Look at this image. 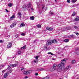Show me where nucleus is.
<instances>
[{
    "mask_svg": "<svg viewBox=\"0 0 79 79\" xmlns=\"http://www.w3.org/2000/svg\"><path fill=\"white\" fill-rule=\"evenodd\" d=\"M66 61L65 60V59H64L61 61L60 63L58 65L57 67L60 69V71L61 70L62 68L64 66V64L66 63Z\"/></svg>",
    "mask_w": 79,
    "mask_h": 79,
    "instance_id": "1",
    "label": "nucleus"
},
{
    "mask_svg": "<svg viewBox=\"0 0 79 79\" xmlns=\"http://www.w3.org/2000/svg\"><path fill=\"white\" fill-rule=\"evenodd\" d=\"M32 73V71L29 70L28 71H25L24 72L23 74L25 75H27V74H31V73Z\"/></svg>",
    "mask_w": 79,
    "mask_h": 79,
    "instance_id": "2",
    "label": "nucleus"
},
{
    "mask_svg": "<svg viewBox=\"0 0 79 79\" xmlns=\"http://www.w3.org/2000/svg\"><path fill=\"white\" fill-rule=\"evenodd\" d=\"M51 44H52L51 40H48L46 43V45H50Z\"/></svg>",
    "mask_w": 79,
    "mask_h": 79,
    "instance_id": "3",
    "label": "nucleus"
},
{
    "mask_svg": "<svg viewBox=\"0 0 79 79\" xmlns=\"http://www.w3.org/2000/svg\"><path fill=\"white\" fill-rule=\"evenodd\" d=\"M15 63H17V64H10V66H11V67H16L18 65V62H15Z\"/></svg>",
    "mask_w": 79,
    "mask_h": 79,
    "instance_id": "4",
    "label": "nucleus"
},
{
    "mask_svg": "<svg viewBox=\"0 0 79 79\" xmlns=\"http://www.w3.org/2000/svg\"><path fill=\"white\" fill-rule=\"evenodd\" d=\"M12 45H13L12 44V43H9L7 45V48H11V47H12Z\"/></svg>",
    "mask_w": 79,
    "mask_h": 79,
    "instance_id": "5",
    "label": "nucleus"
},
{
    "mask_svg": "<svg viewBox=\"0 0 79 79\" xmlns=\"http://www.w3.org/2000/svg\"><path fill=\"white\" fill-rule=\"evenodd\" d=\"M31 3H30L28 5H25V8H31Z\"/></svg>",
    "mask_w": 79,
    "mask_h": 79,
    "instance_id": "6",
    "label": "nucleus"
},
{
    "mask_svg": "<svg viewBox=\"0 0 79 79\" xmlns=\"http://www.w3.org/2000/svg\"><path fill=\"white\" fill-rule=\"evenodd\" d=\"M18 18H19V19H21V16H22V14H21V13L20 12L18 13Z\"/></svg>",
    "mask_w": 79,
    "mask_h": 79,
    "instance_id": "7",
    "label": "nucleus"
},
{
    "mask_svg": "<svg viewBox=\"0 0 79 79\" xmlns=\"http://www.w3.org/2000/svg\"><path fill=\"white\" fill-rule=\"evenodd\" d=\"M16 22H15V23H12L10 27H14V26H15L16 25Z\"/></svg>",
    "mask_w": 79,
    "mask_h": 79,
    "instance_id": "8",
    "label": "nucleus"
},
{
    "mask_svg": "<svg viewBox=\"0 0 79 79\" xmlns=\"http://www.w3.org/2000/svg\"><path fill=\"white\" fill-rule=\"evenodd\" d=\"M56 65L55 66V64H54L53 65V68L51 69V71H53L55 70V67H56Z\"/></svg>",
    "mask_w": 79,
    "mask_h": 79,
    "instance_id": "9",
    "label": "nucleus"
},
{
    "mask_svg": "<svg viewBox=\"0 0 79 79\" xmlns=\"http://www.w3.org/2000/svg\"><path fill=\"white\" fill-rule=\"evenodd\" d=\"M50 30H53V28L50 27H46V30H50Z\"/></svg>",
    "mask_w": 79,
    "mask_h": 79,
    "instance_id": "10",
    "label": "nucleus"
},
{
    "mask_svg": "<svg viewBox=\"0 0 79 79\" xmlns=\"http://www.w3.org/2000/svg\"><path fill=\"white\" fill-rule=\"evenodd\" d=\"M8 76V73H6L4 75V76H3L4 78H6Z\"/></svg>",
    "mask_w": 79,
    "mask_h": 79,
    "instance_id": "11",
    "label": "nucleus"
},
{
    "mask_svg": "<svg viewBox=\"0 0 79 79\" xmlns=\"http://www.w3.org/2000/svg\"><path fill=\"white\" fill-rule=\"evenodd\" d=\"M52 43L53 44H56V43H57V40H52Z\"/></svg>",
    "mask_w": 79,
    "mask_h": 79,
    "instance_id": "12",
    "label": "nucleus"
},
{
    "mask_svg": "<svg viewBox=\"0 0 79 79\" xmlns=\"http://www.w3.org/2000/svg\"><path fill=\"white\" fill-rule=\"evenodd\" d=\"M69 38H74L75 36L73 35H69L67 36Z\"/></svg>",
    "mask_w": 79,
    "mask_h": 79,
    "instance_id": "13",
    "label": "nucleus"
},
{
    "mask_svg": "<svg viewBox=\"0 0 79 79\" xmlns=\"http://www.w3.org/2000/svg\"><path fill=\"white\" fill-rule=\"evenodd\" d=\"M15 18V14L13 15L10 18V19L11 20Z\"/></svg>",
    "mask_w": 79,
    "mask_h": 79,
    "instance_id": "14",
    "label": "nucleus"
},
{
    "mask_svg": "<svg viewBox=\"0 0 79 79\" xmlns=\"http://www.w3.org/2000/svg\"><path fill=\"white\" fill-rule=\"evenodd\" d=\"M12 71V69H9L8 70V73H11Z\"/></svg>",
    "mask_w": 79,
    "mask_h": 79,
    "instance_id": "15",
    "label": "nucleus"
},
{
    "mask_svg": "<svg viewBox=\"0 0 79 79\" xmlns=\"http://www.w3.org/2000/svg\"><path fill=\"white\" fill-rule=\"evenodd\" d=\"M69 41V40L68 39H66L64 40V42H66V43L68 42Z\"/></svg>",
    "mask_w": 79,
    "mask_h": 79,
    "instance_id": "16",
    "label": "nucleus"
},
{
    "mask_svg": "<svg viewBox=\"0 0 79 79\" xmlns=\"http://www.w3.org/2000/svg\"><path fill=\"white\" fill-rule=\"evenodd\" d=\"M71 68V66H68L65 69L66 70H68V69H70V68Z\"/></svg>",
    "mask_w": 79,
    "mask_h": 79,
    "instance_id": "17",
    "label": "nucleus"
},
{
    "mask_svg": "<svg viewBox=\"0 0 79 79\" xmlns=\"http://www.w3.org/2000/svg\"><path fill=\"white\" fill-rule=\"evenodd\" d=\"M25 26V24L24 23H21L20 24V27H24Z\"/></svg>",
    "mask_w": 79,
    "mask_h": 79,
    "instance_id": "18",
    "label": "nucleus"
},
{
    "mask_svg": "<svg viewBox=\"0 0 79 79\" xmlns=\"http://www.w3.org/2000/svg\"><path fill=\"white\" fill-rule=\"evenodd\" d=\"M30 19L31 20H34V16H32L30 18Z\"/></svg>",
    "mask_w": 79,
    "mask_h": 79,
    "instance_id": "19",
    "label": "nucleus"
},
{
    "mask_svg": "<svg viewBox=\"0 0 79 79\" xmlns=\"http://www.w3.org/2000/svg\"><path fill=\"white\" fill-rule=\"evenodd\" d=\"M75 63H76V60H73L72 62V64H75Z\"/></svg>",
    "mask_w": 79,
    "mask_h": 79,
    "instance_id": "20",
    "label": "nucleus"
},
{
    "mask_svg": "<svg viewBox=\"0 0 79 79\" xmlns=\"http://www.w3.org/2000/svg\"><path fill=\"white\" fill-rule=\"evenodd\" d=\"M8 6L9 7H11L12 6V4L11 3H9Z\"/></svg>",
    "mask_w": 79,
    "mask_h": 79,
    "instance_id": "21",
    "label": "nucleus"
},
{
    "mask_svg": "<svg viewBox=\"0 0 79 79\" xmlns=\"http://www.w3.org/2000/svg\"><path fill=\"white\" fill-rule=\"evenodd\" d=\"M37 26L38 27V28H40L41 27V25L40 24L37 25Z\"/></svg>",
    "mask_w": 79,
    "mask_h": 79,
    "instance_id": "22",
    "label": "nucleus"
},
{
    "mask_svg": "<svg viewBox=\"0 0 79 79\" xmlns=\"http://www.w3.org/2000/svg\"><path fill=\"white\" fill-rule=\"evenodd\" d=\"M39 71H45V69H43V68H41L40 69H39Z\"/></svg>",
    "mask_w": 79,
    "mask_h": 79,
    "instance_id": "23",
    "label": "nucleus"
},
{
    "mask_svg": "<svg viewBox=\"0 0 79 79\" xmlns=\"http://www.w3.org/2000/svg\"><path fill=\"white\" fill-rule=\"evenodd\" d=\"M79 21V18H76L75 19V21Z\"/></svg>",
    "mask_w": 79,
    "mask_h": 79,
    "instance_id": "24",
    "label": "nucleus"
},
{
    "mask_svg": "<svg viewBox=\"0 0 79 79\" xmlns=\"http://www.w3.org/2000/svg\"><path fill=\"white\" fill-rule=\"evenodd\" d=\"M26 47V46L24 45L23 47L21 48V49H24V48H25Z\"/></svg>",
    "mask_w": 79,
    "mask_h": 79,
    "instance_id": "25",
    "label": "nucleus"
},
{
    "mask_svg": "<svg viewBox=\"0 0 79 79\" xmlns=\"http://www.w3.org/2000/svg\"><path fill=\"white\" fill-rule=\"evenodd\" d=\"M11 67V65H10V64L9 65H8V68L7 69V70H8V69H10Z\"/></svg>",
    "mask_w": 79,
    "mask_h": 79,
    "instance_id": "26",
    "label": "nucleus"
},
{
    "mask_svg": "<svg viewBox=\"0 0 79 79\" xmlns=\"http://www.w3.org/2000/svg\"><path fill=\"white\" fill-rule=\"evenodd\" d=\"M21 35H22V36H25L26 35V34L24 33H21Z\"/></svg>",
    "mask_w": 79,
    "mask_h": 79,
    "instance_id": "27",
    "label": "nucleus"
},
{
    "mask_svg": "<svg viewBox=\"0 0 79 79\" xmlns=\"http://www.w3.org/2000/svg\"><path fill=\"white\" fill-rule=\"evenodd\" d=\"M48 54H50L51 55H55V54H52L51 52H48Z\"/></svg>",
    "mask_w": 79,
    "mask_h": 79,
    "instance_id": "28",
    "label": "nucleus"
},
{
    "mask_svg": "<svg viewBox=\"0 0 79 79\" xmlns=\"http://www.w3.org/2000/svg\"><path fill=\"white\" fill-rule=\"evenodd\" d=\"M18 53L19 55H21V52L20 51H19Z\"/></svg>",
    "mask_w": 79,
    "mask_h": 79,
    "instance_id": "29",
    "label": "nucleus"
},
{
    "mask_svg": "<svg viewBox=\"0 0 79 79\" xmlns=\"http://www.w3.org/2000/svg\"><path fill=\"white\" fill-rule=\"evenodd\" d=\"M76 15V13H75V12H73V14L72 15V16H74Z\"/></svg>",
    "mask_w": 79,
    "mask_h": 79,
    "instance_id": "30",
    "label": "nucleus"
},
{
    "mask_svg": "<svg viewBox=\"0 0 79 79\" xmlns=\"http://www.w3.org/2000/svg\"><path fill=\"white\" fill-rule=\"evenodd\" d=\"M49 14L50 15H51L52 16V15H53V13L52 12H50L49 13Z\"/></svg>",
    "mask_w": 79,
    "mask_h": 79,
    "instance_id": "31",
    "label": "nucleus"
},
{
    "mask_svg": "<svg viewBox=\"0 0 79 79\" xmlns=\"http://www.w3.org/2000/svg\"><path fill=\"white\" fill-rule=\"evenodd\" d=\"M76 1H77V0H73L72 2H73V3H75Z\"/></svg>",
    "mask_w": 79,
    "mask_h": 79,
    "instance_id": "32",
    "label": "nucleus"
},
{
    "mask_svg": "<svg viewBox=\"0 0 79 79\" xmlns=\"http://www.w3.org/2000/svg\"><path fill=\"white\" fill-rule=\"evenodd\" d=\"M44 79H48V77H46L44 78Z\"/></svg>",
    "mask_w": 79,
    "mask_h": 79,
    "instance_id": "33",
    "label": "nucleus"
},
{
    "mask_svg": "<svg viewBox=\"0 0 79 79\" xmlns=\"http://www.w3.org/2000/svg\"><path fill=\"white\" fill-rule=\"evenodd\" d=\"M25 70V69H24V68H22L21 69V71H24Z\"/></svg>",
    "mask_w": 79,
    "mask_h": 79,
    "instance_id": "34",
    "label": "nucleus"
},
{
    "mask_svg": "<svg viewBox=\"0 0 79 79\" xmlns=\"http://www.w3.org/2000/svg\"><path fill=\"white\" fill-rule=\"evenodd\" d=\"M74 28H75V29H77V28H78L76 26H74Z\"/></svg>",
    "mask_w": 79,
    "mask_h": 79,
    "instance_id": "35",
    "label": "nucleus"
},
{
    "mask_svg": "<svg viewBox=\"0 0 79 79\" xmlns=\"http://www.w3.org/2000/svg\"><path fill=\"white\" fill-rule=\"evenodd\" d=\"M76 54L79 55V52H76Z\"/></svg>",
    "mask_w": 79,
    "mask_h": 79,
    "instance_id": "36",
    "label": "nucleus"
},
{
    "mask_svg": "<svg viewBox=\"0 0 79 79\" xmlns=\"http://www.w3.org/2000/svg\"><path fill=\"white\" fill-rule=\"evenodd\" d=\"M34 44H36L37 43V40H35L33 42Z\"/></svg>",
    "mask_w": 79,
    "mask_h": 79,
    "instance_id": "37",
    "label": "nucleus"
},
{
    "mask_svg": "<svg viewBox=\"0 0 79 79\" xmlns=\"http://www.w3.org/2000/svg\"><path fill=\"white\" fill-rule=\"evenodd\" d=\"M74 33H75V34H76V35H79V33H77V32H75Z\"/></svg>",
    "mask_w": 79,
    "mask_h": 79,
    "instance_id": "38",
    "label": "nucleus"
},
{
    "mask_svg": "<svg viewBox=\"0 0 79 79\" xmlns=\"http://www.w3.org/2000/svg\"><path fill=\"white\" fill-rule=\"evenodd\" d=\"M3 40H0V43H3Z\"/></svg>",
    "mask_w": 79,
    "mask_h": 79,
    "instance_id": "39",
    "label": "nucleus"
},
{
    "mask_svg": "<svg viewBox=\"0 0 79 79\" xmlns=\"http://www.w3.org/2000/svg\"><path fill=\"white\" fill-rule=\"evenodd\" d=\"M34 62H35V63H37V61H36V60H35L34 61Z\"/></svg>",
    "mask_w": 79,
    "mask_h": 79,
    "instance_id": "40",
    "label": "nucleus"
},
{
    "mask_svg": "<svg viewBox=\"0 0 79 79\" xmlns=\"http://www.w3.org/2000/svg\"><path fill=\"white\" fill-rule=\"evenodd\" d=\"M67 2L68 3H70L71 2V1L69 0H68L67 1Z\"/></svg>",
    "mask_w": 79,
    "mask_h": 79,
    "instance_id": "41",
    "label": "nucleus"
},
{
    "mask_svg": "<svg viewBox=\"0 0 79 79\" xmlns=\"http://www.w3.org/2000/svg\"><path fill=\"white\" fill-rule=\"evenodd\" d=\"M35 58H36V59H38V58H39V56H36Z\"/></svg>",
    "mask_w": 79,
    "mask_h": 79,
    "instance_id": "42",
    "label": "nucleus"
},
{
    "mask_svg": "<svg viewBox=\"0 0 79 79\" xmlns=\"http://www.w3.org/2000/svg\"><path fill=\"white\" fill-rule=\"evenodd\" d=\"M35 76H38L39 75V74H38V73H35Z\"/></svg>",
    "mask_w": 79,
    "mask_h": 79,
    "instance_id": "43",
    "label": "nucleus"
},
{
    "mask_svg": "<svg viewBox=\"0 0 79 79\" xmlns=\"http://www.w3.org/2000/svg\"><path fill=\"white\" fill-rule=\"evenodd\" d=\"M5 10H6V12H7L8 13V12H9V11H8V10L6 9H5Z\"/></svg>",
    "mask_w": 79,
    "mask_h": 79,
    "instance_id": "44",
    "label": "nucleus"
},
{
    "mask_svg": "<svg viewBox=\"0 0 79 79\" xmlns=\"http://www.w3.org/2000/svg\"><path fill=\"white\" fill-rule=\"evenodd\" d=\"M44 48H45V49H47V47L46 46H44Z\"/></svg>",
    "mask_w": 79,
    "mask_h": 79,
    "instance_id": "45",
    "label": "nucleus"
},
{
    "mask_svg": "<svg viewBox=\"0 0 79 79\" xmlns=\"http://www.w3.org/2000/svg\"><path fill=\"white\" fill-rule=\"evenodd\" d=\"M5 70H3V71H2V73H5Z\"/></svg>",
    "mask_w": 79,
    "mask_h": 79,
    "instance_id": "46",
    "label": "nucleus"
},
{
    "mask_svg": "<svg viewBox=\"0 0 79 79\" xmlns=\"http://www.w3.org/2000/svg\"><path fill=\"white\" fill-rule=\"evenodd\" d=\"M31 10H32V11H33V10H34V9H33V8H31Z\"/></svg>",
    "mask_w": 79,
    "mask_h": 79,
    "instance_id": "47",
    "label": "nucleus"
},
{
    "mask_svg": "<svg viewBox=\"0 0 79 79\" xmlns=\"http://www.w3.org/2000/svg\"><path fill=\"white\" fill-rule=\"evenodd\" d=\"M45 10H47V7H45Z\"/></svg>",
    "mask_w": 79,
    "mask_h": 79,
    "instance_id": "48",
    "label": "nucleus"
},
{
    "mask_svg": "<svg viewBox=\"0 0 79 79\" xmlns=\"http://www.w3.org/2000/svg\"><path fill=\"white\" fill-rule=\"evenodd\" d=\"M74 6H75V5H73V6H72L73 7H74Z\"/></svg>",
    "mask_w": 79,
    "mask_h": 79,
    "instance_id": "49",
    "label": "nucleus"
},
{
    "mask_svg": "<svg viewBox=\"0 0 79 79\" xmlns=\"http://www.w3.org/2000/svg\"><path fill=\"white\" fill-rule=\"evenodd\" d=\"M8 37H10V35H8Z\"/></svg>",
    "mask_w": 79,
    "mask_h": 79,
    "instance_id": "50",
    "label": "nucleus"
},
{
    "mask_svg": "<svg viewBox=\"0 0 79 79\" xmlns=\"http://www.w3.org/2000/svg\"><path fill=\"white\" fill-rule=\"evenodd\" d=\"M26 78H28V77H26Z\"/></svg>",
    "mask_w": 79,
    "mask_h": 79,
    "instance_id": "51",
    "label": "nucleus"
},
{
    "mask_svg": "<svg viewBox=\"0 0 79 79\" xmlns=\"http://www.w3.org/2000/svg\"><path fill=\"white\" fill-rule=\"evenodd\" d=\"M42 9H43L44 8V7H42Z\"/></svg>",
    "mask_w": 79,
    "mask_h": 79,
    "instance_id": "52",
    "label": "nucleus"
},
{
    "mask_svg": "<svg viewBox=\"0 0 79 79\" xmlns=\"http://www.w3.org/2000/svg\"><path fill=\"white\" fill-rule=\"evenodd\" d=\"M76 79H79V78H77Z\"/></svg>",
    "mask_w": 79,
    "mask_h": 79,
    "instance_id": "53",
    "label": "nucleus"
},
{
    "mask_svg": "<svg viewBox=\"0 0 79 79\" xmlns=\"http://www.w3.org/2000/svg\"><path fill=\"white\" fill-rule=\"evenodd\" d=\"M65 77L66 78H67V76H65Z\"/></svg>",
    "mask_w": 79,
    "mask_h": 79,
    "instance_id": "54",
    "label": "nucleus"
},
{
    "mask_svg": "<svg viewBox=\"0 0 79 79\" xmlns=\"http://www.w3.org/2000/svg\"><path fill=\"white\" fill-rule=\"evenodd\" d=\"M55 0V1H56V0Z\"/></svg>",
    "mask_w": 79,
    "mask_h": 79,
    "instance_id": "55",
    "label": "nucleus"
},
{
    "mask_svg": "<svg viewBox=\"0 0 79 79\" xmlns=\"http://www.w3.org/2000/svg\"><path fill=\"white\" fill-rule=\"evenodd\" d=\"M49 31H52V30H49Z\"/></svg>",
    "mask_w": 79,
    "mask_h": 79,
    "instance_id": "56",
    "label": "nucleus"
},
{
    "mask_svg": "<svg viewBox=\"0 0 79 79\" xmlns=\"http://www.w3.org/2000/svg\"><path fill=\"white\" fill-rule=\"evenodd\" d=\"M0 59H1V57H0Z\"/></svg>",
    "mask_w": 79,
    "mask_h": 79,
    "instance_id": "57",
    "label": "nucleus"
},
{
    "mask_svg": "<svg viewBox=\"0 0 79 79\" xmlns=\"http://www.w3.org/2000/svg\"><path fill=\"white\" fill-rule=\"evenodd\" d=\"M76 51H77V50L76 49Z\"/></svg>",
    "mask_w": 79,
    "mask_h": 79,
    "instance_id": "58",
    "label": "nucleus"
}]
</instances>
